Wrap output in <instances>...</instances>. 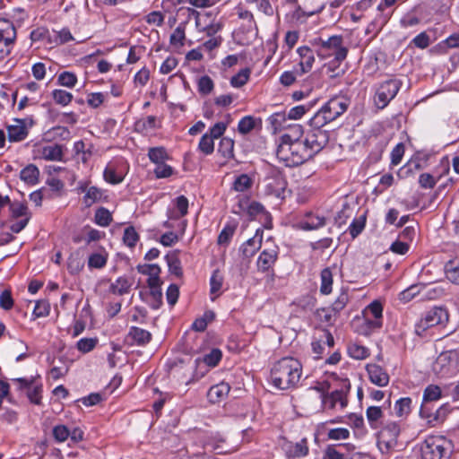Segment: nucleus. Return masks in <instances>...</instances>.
Returning a JSON list of instances; mask_svg holds the SVG:
<instances>
[{
	"instance_id": "obj_1",
	"label": "nucleus",
	"mask_w": 459,
	"mask_h": 459,
	"mask_svg": "<svg viewBox=\"0 0 459 459\" xmlns=\"http://www.w3.org/2000/svg\"><path fill=\"white\" fill-rule=\"evenodd\" d=\"M302 374L300 362L291 357L278 360L271 369V383L280 390H288L297 386Z\"/></svg>"
},
{
	"instance_id": "obj_2",
	"label": "nucleus",
	"mask_w": 459,
	"mask_h": 459,
	"mask_svg": "<svg viewBox=\"0 0 459 459\" xmlns=\"http://www.w3.org/2000/svg\"><path fill=\"white\" fill-rule=\"evenodd\" d=\"M330 388L331 385L327 382L321 383L314 387V390L320 394L323 408L333 410L339 405L341 409H344L348 403L347 394L351 389L349 379L342 378L336 388L332 391H330Z\"/></svg>"
},
{
	"instance_id": "obj_3",
	"label": "nucleus",
	"mask_w": 459,
	"mask_h": 459,
	"mask_svg": "<svg viewBox=\"0 0 459 459\" xmlns=\"http://www.w3.org/2000/svg\"><path fill=\"white\" fill-rule=\"evenodd\" d=\"M317 56L321 59L337 58L345 60L348 55V47L341 35H333L324 39L316 37L310 41Z\"/></svg>"
},
{
	"instance_id": "obj_4",
	"label": "nucleus",
	"mask_w": 459,
	"mask_h": 459,
	"mask_svg": "<svg viewBox=\"0 0 459 459\" xmlns=\"http://www.w3.org/2000/svg\"><path fill=\"white\" fill-rule=\"evenodd\" d=\"M276 156L287 167L299 166L311 159L303 142L279 143Z\"/></svg>"
},
{
	"instance_id": "obj_5",
	"label": "nucleus",
	"mask_w": 459,
	"mask_h": 459,
	"mask_svg": "<svg viewBox=\"0 0 459 459\" xmlns=\"http://www.w3.org/2000/svg\"><path fill=\"white\" fill-rule=\"evenodd\" d=\"M452 444L442 436L428 437L420 446V459H449Z\"/></svg>"
},
{
	"instance_id": "obj_6",
	"label": "nucleus",
	"mask_w": 459,
	"mask_h": 459,
	"mask_svg": "<svg viewBox=\"0 0 459 459\" xmlns=\"http://www.w3.org/2000/svg\"><path fill=\"white\" fill-rule=\"evenodd\" d=\"M433 372L439 377H452L459 373V350L441 352L432 366Z\"/></svg>"
},
{
	"instance_id": "obj_7",
	"label": "nucleus",
	"mask_w": 459,
	"mask_h": 459,
	"mask_svg": "<svg viewBox=\"0 0 459 459\" xmlns=\"http://www.w3.org/2000/svg\"><path fill=\"white\" fill-rule=\"evenodd\" d=\"M17 31L12 21L0 17V62L12 52Z\"/></svg>"
},
{
	"instance_id": "obj_8",
	"label": "nucleus",
	"mask_w": 459,
	"mask_h": 459,
	"mask_svg": "<svg viewBox=\"0 0 459 459\" xmlns=\"http://www.w3.org/2000/svg\"><path fill=\"white\" fill-rule=\"evenodd\" d=\"M448 313L441 307H435L427 311L416 325V333L421 334L427 329L444 325L448 322Z\"/></svg>"
},
{
	"instance_id": "obj_9",
	"label": "nucleus",
	"mask_w": 459,
	"mask_h": 459,
	"mask_svg": "<svg viewBox=\"0 0 459 459\" xmlns=\"http://www.w3.org/2000/svg\"><path fill=\"white\" fill-rule=\"evenodd\" d=\"M188 11L195 15L197 30L204 32L208 37L215 36L222 29L221 22L212 13H202L190 8Z\"/></svg>"
},
{
	"instance_id": "obj_10",
	"label": "nucleus",
	"mask_w": 459,
	"mask_h": 459,
	"mask_svg": "<svg viewBox=\"0 0 459 459\" xmlns=\"http://www.w3.org/2000/svg\"><path fill=\"white\" fill-rule=\"evenodd\" d=\"M328 141L329 134L327 131L311 128L306 133L303 143L310 157L313 158L328 143Z\"/></svg>"
},
{
	"instance_id": "obj_11",
	"label": "nucleus",
	"mask_w": 459,
	"mask_h": 459,
	"mask_svg": "<svg viewBox=\"0 0 459 459\" xmlns=\"http://www.w3.org/2000/svg\"><path fill=\"white\" fill-rule=\"evenodd\" d=\"M34 126L32 117L14 118L13 123L7 126L8 140L13 143L23 141L29 134V129Z\"/></svg>"
},
{
	"instance_id": "obj_12",
	"label": "nucleus",
	"mask_w": 459,
	"mask_h": 459,
	"mask_svg": "<svg viewBox=\"0 0 459 459\" xmlns=\"http://www.w3.org/2000/svg\"><path fill=\"white\" fill-rule=\"evenodd\" d=\"M353 330L360 335L369 336L373 332V302H370L351 321Z\"/></svg>"
},
{
	"instance_id": "obj_13",
	"label": "nucleus",
	"mask_w": 459,
	"mask_h": 459,
	"mask_svg": "<svg viewBox=\"0 0 459 459\" xmlns=\"http://www.w3.org/2000/svg\"><path fill=\"white\" fill-rule=\"evenodd\" d=\"M265 247L256 261L257 270L262 273L269 272L273 269L279 255V247L273 242L267 240Z\"/></svg>"
},
{
	"instance_id": "obj_14",
	"label": "nucleus",
	"mask_w": 459,
	"mask_h": 459,
	"mask_svg": "<svg viewBox=\"0 0 459 459\" xmlns=\"http://www.w3.org/2000/svg\"><path fill=\"white\" fill-rule=\"evenodd\" d=\"M398 433L399 429L394 423L387 425L378 433L377 447L381 453H387L396 445Z\"/></svg>"
},
{
	"instance_id": "obj_15",
	"label": "nucleus",
	"mask_w": 459,
	"mask_h": 459,
	"mask_svg": "<svg viewBox=\"0 0 459 459\" xmlns=\"http://www.w3.org/2000/svg\"><path fill=\"white\" fill-rule=\"evenodd\" d=\"M398 91L399 85L395 80H387L381 83L377 91L378 100L375 101V106L377 108H384L395 97Z\"/></svg>"
},
{
	"instance_id": "obj_16",
	"label": "nucleus",
	"mask_w": 459,
	"mask_h": 459,
	"mask_svg": "<svg viewBox=\"0 0 459 459\" xmlns=\"http://www.w3.org/2000/svg\"><path fill=\"white\" fill-rule=\"evenodd\" d=\"M348 108V100L342 97H335L329 100L321 109L329 122L333 121Z\"/></svg>"
},
{
	"instance_id": "obj_17",
	"label": "nucleus",
	"mask_w": 459,
	"mask_h": 459,
	"mask_svg": "<svg viewBox=\"0 0 459 459\" xmlns=\"http://www.w3.org/2000/svg\"><path fill=\"white\" fill-rule=\"evenodd\" d=\"M78 189L84 193L83 203L88 207L108 198L106 192L97 186H89L87 184H82Z\"/></svg>"
},
{
	"instance_id": "obj_18",
	"label": "nucleus",
	"mask_w": 459,
	"mask_h": 459,
	"mask_svg": "<svg viewBox=\"0 0 459 459\" xmlns=\"http://www.w3.org/2000/svg\"><path fill=\"white\" fill-rule=\"evenodd\" d=\"M297 53L299 56V70H297V74L298 75H302L309 72L313 67L315 62L314 51L310 48L303 46L297 49Z\"/></svg>"
},
{
	"instance_id": "obj_19",
	"label": "nucleus",
	"mask_w": 459,
	"mask_h": 459,
	"mask_svg": "<svg viewBox=\"0 0 459 459\" xmlns=\"http://www.w3.org/2000/svg\"><path fill=\"white\" fill-rule=\"evenodd\" d=\"M282 449L289 458L305 456L308 453L307 440V438H302L296 443L286 441L282 445Z\"/></svg>"
},
{
	"instance_id": "obj_20",
	"label": "nucleus",
	"mask_w": 459,
	"mask_h": 459,
	"mask_svg": "<svg viewBox=\"0 0 459 459\" xmlns=\"http://www.w3.org/2000/svg\"><path fill=\"white\" fill-rule=\"evenodd\" d=\"M323 65V73L329 79L335 80L344 75L346 68L343 65L344 60H337V58H329Z\"/></svg>"
},
{
	"instance_id": "obj_21",
	"label": "nucleus",
	"mask_w": 459,
	"mask_h": 459,
	"mask_svg": "<svg viewBox=\"0 0 459 459\" xmlns=\"http://www.w3.org/2000/svg\"><path fill=\"white\" fill-rule=\"evenodd\" d=\"M173 207L168 210L169 220H179L188 212V199L185 195H179L172 201Z\"/></svg>"
},
{
	"instance_id": "obj_22",
	"label": "nucleus",
	"mask_w": 459,
	"mask_h": 459,
	"mask_svg": "<svg viewBox=\"0 0 459 459\" xmlns=\"http://www.w3.org/2000/svg\"><path fill=\"white\" fill-rule=\"evenodd\" d=\"M230 386L226 382H221L210 387L207 392V398L212 403L223 401L229 394Z\"/></svg>"
},
{
	"instance_id": "obj_23",
	"label": "nucleus",
	"mask_w": 459,
	"mask_h": 459,
	"mask_svg": "<svg viewBox=\"0 0 459 459\" xmlns=\"http://www.w3.org/2000/svg\"><path fill=\"white\" fill-rule=\"evenodd\" d=\"M38 156L46 160H61L63 157L62 147L58 144H48L37 149Z\"/></svg>"
},
{
	"instance_id": "obj_24",
	"label": "nucleus",
	"mask_w": 459,
	"mask_h": 459,
	"mask_svg": "<svg viewBox=\"0 0 459 459\" xmlns=\"http://www.w3.org/2000/svg\"><path fill=\"white\" fill-rule=\"evenodd\" d=\"M326 219L316 213L308 212L300 221L299 227L304 230H315L325 225Z\"/></svg>"
},
{
	"instance_id": "obj_25",
	"label": "nucleus",
	"mask_w": 459,
	"mask_h": 459,
	"mask_svg": "<svg viewBox=\"0 0 459 459\" xmlns=\"http://www.w3.org/2000/svg\"><path fill=\"white\" fill-rule=\"evenodd\" d=\"M263 231L257 230L255 235L247 240L241 247L244 256L251 257L262 247Z\"/></svg>"
},
{
	"instance_id": "obj_26",
	"label": "nucleus",
	"mask_w": 459,
	"mask_h": 459,
	"mask_svg": "<svg viewBox=\"0 0 459 459\" xmlns=\"http://www.w3.org/2000/svg\"><path fill=\"white\" fill-rule=\"evenodd\" d=\"M384 401L379 406L375 405V421L382 417L383 411H389L391 406V392L387 390H375V401Z\"/></svg>"
},
{
	"instance_id": "obj_27",
	"label": "nucleus",
	"mask_w": 459,
	"mask_h": 459,
	"mask_svg": "<svg viewBox=\"0 0 459 459\" xmlns=\"http://www.w3.org/2000/svg\"><path fill=\"white\" fill-rule=\"evenodd\" d=\"M103 177L106 182L117 185L124 180L125 175L115 164L109 163L104 169Z\"/></svg>"
},
{
	"instance_id": "obj_28",
	"label": "nucleus",
	"mask_w": 459,
	"mask_h": 459,
	"mask_svg": "<svg viewBox=\"0 0 459 459\" xmlns=\"http://www.w3.org/2000/svg\"><path fill=\"white\" fill-rule=\"evenodd\" d=\"M304 134L303 127L300 125L294 124L289 126L288 132L283 134L279 143H296L303 142L301 139Z\"/></svg>"
},
{
	"instance_id": "obj_29",
	"label": "nucleus",
	"mask_w": 459,
	"mask_h": 459,
	"mask_svg": "<svg viewBox=\"0 0 459 459\" xmlns=\"http://www.w3.org/2000/svg\"><path fill=\"white\" fill-rule=\"evenodd\" d=\"M179 250H174L166 255L165 260L167 262L169 271L170 273L179 277L183 274L181 262L178 257Z\"/></svg>"
},
{
	"instance_id": "obj_30",
	"label": "nucleus",
	"mask_w": 459,
	"mask_h": 459,
	"mask_svg": "<svg viewBox=\"0 0 459 459\" xmlns=\"http://www.w3.org/2000/svg\"><path fill=\"white\" fill-rule=\"evenodd\" d=\"M222 357V353L219 349H212L208 354L203 358H197L195 360L196 367L205 364L209 368H213L218 365Z\"/></svg>"
},
{
	"instance_id": "obj_31",
	"label": "nucleus",
	"mask_w": 459,
	"mask_h": 459,
	"mask_svg": "<svg viewBox=\"0 0 459 459\" xmlns=\"http://www.w3.org/2000/svg\"><path fill=\"white\" fill-rule=\"evenodd\" d=\"M257 126H262L261 118H255L252 116H246L239 120L238 130L240 134H247Z\"/></svg>"
},
{
	"instance_id": "obj_32",
	"label": "nucleus",
	"mask_w": 459,
	"mask_h": 459,
	"mask_svg": "<svg viewBox=\"0 0 459 459\" xmlns=\"http://www.w3.org/2000/svg\"><path fill=\"white\" fill-rule=\"evenodd\" d=\"M186 40V25L180 23L172 32L169 38L171 47L178 50L185 45Z\"/></svg>"
},
{
	"instance_id": "obj_33",
	"label": "nucleus",
	"mask_w": 459,
	"mask_h": 459,
	"mask_svg": "<svg viewBox=\"0 0 459 459\" xmlns=\"http://www.w3.org/2000/svg\"><path fill=\"white\" fill-rule=\"evenodd\" d=\"M342 208L340 212H338L337 216L335 217L336 222L338 224H342L346 221L348 218H350L356 208L355 202L351 199L349 200L347 197L344 198L342 201Z\"/></svg>"
},
{
	"instance_id": "obj_34",
	"label": "nucleus",
	"mask_w": 459,
	"mask_h": 459,
	"mask_svg": "<svg viewBox=\"0 0 459 459\" xmlns=\"http://www.w3.org/2000/svg\"><path fill=\"white\" fill-rule=\"evenodd\" d=\"M333 274L330 267H326L321 271L320 279V293L328 295L333 290Z\"/></svg>"
},
{
	"instance_id": "obj_35",
	"label": "nucleus",
	"mask_w": 459,
	"mask_h": 459,
	"mask_svg": "<svg viewBox=\"0 0 459 459\" xmlns=\"http://www.w3.org/2000/svg\"><path fill=\"white\" fill-rule=\"evenodd\" d=\"M39 170L33 165L29 164L21 170L20 178L28 185H36L39 182Z\"/></svg>"
},
{
	"instance_id": "obj_36",
	"label": "nucleus",
	"mask_w": 459,
	"mask_h": 459,
	"mask_svg": "<svg viewBox=\"0 0 459 459\" xmlns=\"http://www.w3.org/2000/svg\"><path fill=\"white\" fill-rule=\"evenodd\" d=\"M133 282L128 278L122 276L118 277L113 283L110 285V291L113 294L117 295H124L129 292Z\"/></svg>"
},
{
	"instance_id": "obj_37",
	"label": "nucleus",
	"mask_w": 459,
	"mask_h": 459,
	"mask_svg": "<svg viewBox=\"0 0 459 459\" xmlns=\"http://www.w3.org/2000/svg\"><path fill=\"white\" fill-rule=\"evenodd\" d=\"M223 284V276L220 273L219 270L213 271L211 279H210V293L212 296V300H214L215 298L219 297L221 294V288Z\"/></svg>"
},
{
	"instance_id": "obj_38",
	"label": "nucleus",
	"mask_w": 459,
	"mask_h": 459,
	"mask_svg": "<svg viewBox=\"0 0 459 459\" xmlns=\"http://www.w3.org/2000/svg\"><path fill=\"white\" fill-rule=\"evenodd\" d=\"M218 153L226 160L232 159L234 157V141L230 137H222L218 146Z\"/></svg>"
},
{
	"instance_id": "obj_39",
	"label": "nucleus",
	"mask_w": 459,
	"mask_h": 459,
	"mask_svg": "<svg viewBox=\"0 0 459 459\" xmlns=\"http://www.w3.org/2000/svg\"><path fill=\"white\" fill-rule=\"evenodd\" d=\"M129 335L138 345H144L152 339L150 332L136 326L131 327Z\"/></svg>"
},
{
	"instance_id": "obj_40",
	"label": "nucleus",
	"mask_w": 459,
	"mask_h": 459,
	"mask_svg": "<svg viewBox=\"0 0 459 459\" xmlns=\"http://www.w3.org/2000/svg\"><path fill=\"white\" fill-rule=\"evenodd\" d=\"M150 160L156 164L165 162L169 159V155L164 147H152L148 151Z\"/></svg>"
},
{
	"instance_id": "obj_41",
	"label": "nucleus",
	"mask_w": 459,
	"mask_h": 459,
	"mask_svg": "<svg viewBox=\"0 0 459 459\" xmlns=\"http://www.w3.org/2000/svg\"><path fill=\"white\" fill-rule=\"evenodd\" d=\"M336 314L332 307H321L316 309L315 316L318 321L329 325L335 320Z\"/></svg>"
},
{
	"instance_id": "obj_42",
	"label": "nucleus",
	"mask_w": 459,
	"mask_h": 459,
	"mask_svg": "<svg viewBox=\"0 0 459 459\" xmlns=\"http://www.w3.org/2000/svg\"><path fill=\"white\" fill-rule=\"evenodd\" d=\"M287 118L288 116L285 112H275L269 117L268 121L274 134L284 127Z\"/></svg>"
},
{
	"instance_id": "obj_43",
	"label": "nucleus",
	"mask_w": 459,
	"mask_h": 459,
	"mask_svg": "<svg viewBox=\"0 0 459 459\" xmlns=\"http://www.w3.org/2000/svg\"><path fill=\"white\" fill-rule=\"evenodd\" d=\"M108 261V254L105 250L100 253H93L89 256L88 266L90 268L100 269L104 267Z\"/></svg>"
},
{
	"instance_id": "obj_44",
	"label": "nucleus",
	"mask_w": 459,
	"mask_h": 459,
	"mask_svg": "<svg viewBox=\"0 0 459 459\" xmlns=\"http://www.w3.org/2000/svg\"><path fill=\"white\" fill-rule=\"evenodd\" d=\"M94 221L99 226L108 227L112 221V214L108 209L100 207L95 212Z\"/></svg>"
},
{
	"instance_id": "obj_45",
	"label": "nucleus",
	"mask_w": 459,
	"mask_h": 459,
	"mask_svg": "<svg viewBox=\"0 0 459 459\" xmlns=\"http://www.w3.org/2000/svg\"><path fill=\"white\" fill-rule=\"evenodd\" d=\"M251 74L250 68H243L237 74L231 77L230 84L234 88H240L249 80Z\"/></svg>"
},
{
	"instance_id": "obj_46",
	"label": "nucleus",
	"mask_w": 459,
	"mask_h": 459,
	"mask_svg": "<svg viewBox=\"0 0 459 459\" xmlns=\"http://www.w3.org/2000/svg\"><path fill=\"white\" fill-rule=\"evenodd\" d=\"M350 356L356 359H364L370 355V350L360 344H351L348 347Z\"/></svg>"
},
{
	"instance_id": "obj_47",
	"label": "nucleus",
	"mask_w": 459,
	"mask_h": 459,
	"mask_svg": "<svg viewBox=\"0 0 459 459\" xmlns=\"http://www.w3.org/2000/svg\"><path fill=\"white\" fill-rule=\"evenodd\" d=\"M198 150L204 155H211L214 151V139L206 133L201 137Z\"/></svg>"
},
{
	"instance_id": "obj_48",
	"label": "nucleus",
	"mask_w": 459,
	"mask_h": 459,
	"mask_svg": "<svg viewBox=\"0 0 459 459\" xmlns=\"http://www.w3.org/2000/svg\"><path fill=\"white\" fill-rule=\"evenodd\" d=\"M135 127L140 132H148L158 127L157 118L154 116H148L145 118L138 120Z\"/></svg>"
},
{
	"instance_id": "obj_49",
	"label": "nucleus",
	"mask_w": 459,
	"mask_h": 459,
	"mask_svg": "<svg viewBox=\"0 0 459 459\" xmlns=\"http://www.w3.org/2000/svg\"><path fill=\"white\" fill-rule=\"evenodd\" d=\"M51 95L54 101L61 106H67L74 98L72 93L60 89L54 90Z\"/></svg>"
},
{
	"instance_id": "obj_50",
	"label": "nucleus",
	"mask_w": 459,
	"mask_h": 459,
	"mask_svg": "<svg viewBox=\"0 0 459 459\" xmlns=\"http://www.w3.org/2000/svg\"><path fill=\"white\" fill-rule=\"evenodd\" d=\"M10 212L13 219L30 216L27 205L20 202L10 203Z\"/></svg>"
},
{
	"instance_id": "obj_51",
	"label": "nucleus",
	"mask_w": 459,
	"mask_h": 459,
	"mask_svg": "<svg viewBox=\"0 0 459 459\" xmlns=\"http://www.w3.org/2000/svg\"><path fill=\"white\" fill-rule=\"evenodd\" d=\"M253 180L247 174H241L237 177L234 183L233 188L238 192H244L252 186Z\"/></svg>"
},
{
	"instance_id": "obj_52",
	"label": "nucleus",
	"mask_w": 459,
	"mask_h": 459,
	"mask_svg": "<svg viewBox=\"0 0 459 459\" xmlns=\"http://www.w3.org/2000/svg\"><path fill=\"white\" fill-rule=\"evenodd\" d=\"M366 217L364 214L360 215L359 218L354 219L351 225L348 228V231L352 238L358 237L365 227Z\"/></svg>"
},
{
	"instance_id": "obj_53",
	"label": "nucleus",
	"mask_w": 459,
	"mask_h": 459,
	"mask_svg": "<svg viewBox=\"0 0 459 459\" xmlns=\"http://www.w3.org/2000/svg\"><path fill=\"white\" fill-rule=\"evenodd\" d=\"M422 288L423 287L419 284L411 285L399 294V299L404 303H407L415 298L420 292Z\"/></svg>"
},
{
	"instance_id": "obj_54",
	"label": "nucleus",
	"mask_w": 459,
	"mask_h": 459,
	"mask_svg": "<svg viewBox=\"0 0 459 459\" xmlns=\"http://www.w3.org/2000/svg\"><path fill=\"white\" fill-rule=\"evenodd\" d=\"M174 169L165 162L155 165L153 173L156 178H167L174 174Z\"/></svg>"
},
{
	"instance_id": "obj_55",
	"label": "nucleus",
	"mask_w": 459,
	"mask_h": 459,
	"mask_svg": "<svg viewBox=\"0 0 459 459\" xmlns=\"http://www.w3.org/2000/svg\"><path fill=\"white\" fill-rule=\"evenodd\" d=\"M139 240V235L133 226L127 227L124 230L123 241L129 247H135Z\"/></svg>"
},
{
	"instance_id": "obj_56",
	"label": "nucleus",
	"mask_w": 459,
	"mask_h": 459,
	"mask_svg": "<svg viewBox=\"0 0 459 459\" xmlns=\"http://www.w3.org/2000/svg\"><path fill=\"white\" fill-rule=\"evenodd\" d=\"M441 396L442 392L440 387L436 385H429L424 390L423 400L425 402H433L440 399Z\"/></svg>"
},
{
	"instance_id": "obj_57",
	"label": "nucleus",
	"mask_w": 459,
	"mask_h": 459,
	"mask_svg": "<svg viewBox=\"0 0 459 459\" xmlns=\"http://www.w3.org/2000/svg\"><path fill=\"white\" fill-rule=\"evenodd\" d=\"M328 123L329 120L321 108L309 120V126L314 129H322Z\"/></svg>"
},
{
	"instance_id": "obj_58",
	"label": "nucleus",
	"mask_w": 459,
	"mask_h": 459,
	"mask_svg": "<svg viewBox=\"0 0 459 459\" xmlns=\"http://www.w3.org/2000/svg\"><path fill=\"white\" fill-rule=\"evenodd\" d=\"M146 302L152 309H159L162 305L161 290H150V293Z\"/></svg>"
},
{
	"instance_id": "obj_59",
	"label": "nucleus",
	"mask_w": 459,
	"mask_h": 459,
	"mask_svg": "<svg viewBox=\"0 0 459 459\" xmlns=\"http://www.w3.org/2000/svg\"><path fill=\"white\" fill-rule=\"evenodd\" d=\"M57 82L62 86L73 88L77 82V77L74 73L63 72L58 75Z\"/></svg>"
},
{
	"instance_id": "obj_60",
	"label": "nucleus",
	"mask_w": 459,
	"mask_h": 459,
	"mask_svg": "<svg viewBox=\"0 0 459 459\" xmlns=\"http://www.w3.org/2000/svg\"><path fill=\"white\" fill-rule=\"evenodd\" d=\"M97 343V338H82L77 342L76 347L81 352L87 353L92 351Z\"/></svg>"
},
{
	"instance_id": "obj_61",
	"label": "nucleus",
	"mask_w": 459,
	"mask_h": 459,
	"mask_svg": "<svg viewBox=\"0 0 459 459\" xmlns=\"http://www.w3.org/2000/svg\"><path fill=\"white\" fill-rule=\"evenodd\" d=\"M50 305L46 300H38L35 304L32 315L35 317H44L49 314Z\"/></svg>"
},
{
	"instance_id": "obj_62",
	"label": "nucleus",
	"mask_w": 459,
	"mask_h": 459,
	"mask_svg": "<svg viewBox=\"0 0 459 459\" xmlns=\"http://www.w3.org/2000/svg\"><path fill=\"white\" fill-rule=\"evenodd\" d=\"M213 87L212 80L207 75H204L198 80V91L201 94L207 95L211 93Z\"/></svg>"
},
{
	"instance_id": "obj_63",
	"label": "nucleus",
	"mask_w": 459,
	"mask_h": 459,
	"mask_svg": "<svg viewBox=\"0 0 459 459\" xmlns=\"http://www.w3.org/2000/svg\"><path fill=\"white\" fill-rule=\"evenodd\" d=\"M235 226L227 225L223 228L218 237V244L219 245H228L230 240L234 235Z\"/></svg>"
},
{
	"instance_id": "obj_64",
	"label": "nucleus",
	"mask_w": 459,
	"mask_h": 459,
	"mask_svg": "<svg viewBox=\"0 0 459 459\" xmlns=\"http://www.w3.org/2000/svg\"><path fill=\"white\" fill-rule=\"evenodd\" d=\"M70 435V429L65 425H56L53 429V436L57 442H65Z\"/></svg>"
}]
</instances>
